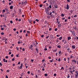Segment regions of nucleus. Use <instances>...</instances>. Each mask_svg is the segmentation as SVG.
Here are the masks:
<instances>
[{
  "label": "nucleus",
  "mask_w": 78,
  "mask_h": 78,
  "mask_svg": "<svg viewBox=\"0 0 78 78\" xmlns=\"http://www.w3.org/2000/svg\"><path fill=\"white\" fill-rule=\"evenodd\" d=\"M27 4V2L25 1V2H23L22 3V5H26Z\"/></svg>",
  "instance_id": "nucleus-1"
},
{
  "label": "nucleus",
  "mask_w": 78,
  "mask_h": 78,
  "mask_svg": "<svg viewBox=\"0 0 78 78\" xmlns=\"http://www.w3.org/2000/svg\"><path fill=\"white\" fill-rule=\"evenodd\" d=\"M72 62H75V63H76V60H72Z\"/></svg>",
  "instance_id": "nucleus-2"
},
{
  "label": "nucleus",
  "mask_w": 78,
  "mask_h": 78,
  "mask_svg": "<svg viewBox=\"0 0 78 78\" xmlns=\"http://www.w3.org/2000/svg\"><path fill=\"white\" fill-rule=\"evenodd\" d=\"M66 9H67L68 10H69V4H68L67 5Z\"/></svg>",
  "instance_id": "nucleus-3"
},
{
  "label": "nucleus",
  "mask_w": 78,
  "mask_h": 78,
  "mask_svg": "<svg viewBox=\"0 0 78 78\" xmlns=\"http://www.w3.org/2000/svg\"><path fill=\"white\" fill-rule=\"evenodd\" d=\"M72 48L73 49H75V45H73L72 46Z\"/></svg>",
  "instance_id": "nucleus-4"
},
{
  "label": "nucleus",
  "mask_w": 78,
  "mask_h": 78,
  "mask_svg": "<svg viewBox=\"0 0 78 78\" xmlns=\"http://www.w3.org/2000/svg\"><path fill=\"white\" fill-rule=\"evenodd\" d=\"M22 66H23V64L22 63V64H21V65H20V67L21 68H20V69H22Z\"/></svg>",
  "instance_id": "nucleus-5"
},
{
  "label": "nucleus",
  "mask_w": 78,
  "mask_h": 78,
  "mask_svg": "<svg viewBox=\"0 0 78 78\" xmlns=\"http://www.w3.org/2000/svg\"><path fill=\"white\" fill-rule=\"evenodd\" d=\"M58 38H57V40H56V42L57 43V42H59V40H58Z\"/></svg>",
  "instance_id": "nucleus-6"
},
{
  "label": "nucleus",
  "mask_w": 78,
  "mask_h": 78,
  "mask_svg": "<svg viewBox=\"0 0 78 78\" xmlns=\"http://www.w3.org/2000/svg\"><path fill=\"white\" fill-rule=\"evenodd\" d=\"M45 10L47 12H49V11H48V10L47 9H45Z\"/></svg>",
  "instance_id": "nucleus-7"
},
{
  "label": "nucleus",
  "mask_w": 78,
  "mask_h": 78,
  "mask_svg": "<svg viewBox=\"0 0 78 78\" xmlns=\"http://www.w3.org/2000/svg\"><path fill=\"white\" fill-rule=\"evenodd\" d=\"M62 37H60L59 38V40L61 41V40L62 39Z\"/></svg>",
  "instance_id": "nucleus-8"
},
{
  "label": "nucleus",
  "mask_w": 78,
  "mask_h": 78,
  "mask_svg": "<svg viewBox=\"0 0 78 78\" xmlns=\"http://www.w3.org/2000/svg\"><path fill=\"white\" fill-rule=\"evenodd\" d=\"M56 51H57V49H56L55 50H54L53 51V52H56Z\"/></svg>",
  "instance_id": "nucleus-9"
},
{
  "label": "nucleus",
  "mask_w": 78,
  "mask_h": 78,
  "mask_svg": "<svg viewBox=\"0 0 78 78\" xmlns=\"http://www.w3.org/2000/svg\"><path fill=\"white\" fill-rule=\"evenodd\" d=\"M55 8H58V5H55Z\"/></svg>",
  "instance_id": "nucleus-10"
},
{
  "label": "nucleus",
  "mask_w": 78,
  "mask_h": 78,
  "mask_svg": "<svg viewBox=\"0 0 78 78\" xmlns=\"http://www.w3.org/2000/svg\"><path fill=\"white\" fill-rule=\"evenodd\" d=\"M13 9V6H11L10 7V9Z\"/></svg>",
  "instance_id": "nucleus-11"
},
{
  "label": "nucleus",
  "mask_w": 78,
  "mask_h": 78,
  "mask_svg": "<svg viewBox=\"0 0 78 78\" xmlns=\"http://www.w3.org/2000/svg\"><path fill=\"white\" fill-rule=\"evenodd\" d=\"M29 21L30 23H31V22H32V21L31 20H29Z\"/></svg>",
  "instance_id": "nucleus-12"
},
{
  "label": "nucleus",
  "mask_w": 78,
  "mask_h": 78,
  "mask_svg": "<svg viewBox=\"0 0 78 78\" xmlns=\"http://www.w3.org/2000/svg\"><path fill=\"white\" fill-rule=\"evenodd\" d=\"M5 9L6 10V12H8V9L5 8Z\"/></svg>",
  "instance_id": "nucleus-13"
},
{
  "label": "nucleus",
  "mask_w": 78,
  "mask_h": 78,
  "mask_svg": "<svg viewBox=\"0 0 78 78\" xmlns=\"http://www.w3.org/2000/svg\"><path fill=\"white\" fill-rule=\"evenodd\" d=\"M68 40H70V39H71V37H68Z\"/></svg>",
  "instance_id": "nucleus-14"
},
{
  "label": "nucleus",
  "mask_w": 78,
  "mask_h": 78,
  "mask_svg": "<svg viewBox=\"0 0 78 78\" xmlns=\"http://www.w3.org/2000/svg\"><path fill=\"white\" fill-rule=\"evenodd\" d=\"M36 51H37V53H38V49H37V48H36Z\"/></svg>",
  "instance_id": "nucleus-15"
},
{
  "label": "nucleus",
  "mask_w": 78,
  "mask_h": 78,
  "mask_svg": "<svg viewBox=\"0 0 78 78\" xmlns=\"http://www.w3.org/2000/svg\"><path fill=\"white\" fill-rule=\"evenodd\" d=\"M57 47L58 48H61V46L58 45L57 46Z\"/></svg>",
  "instance_id": "nucleus-16"
},
{
  "label": "nucleus",
  "mask_w": 78,
  "mask_h": 78,
  "mask_svg": "<svg viewBox=\"0 0 78 78\" xmlns=\"http://www.w3.org/2000/svg\"><path fill=\"white\" fill-rule=\"evenodd\" d=\"M44 75L45 76H48V74H47V73H46V74H45Z\"/></svg>",
  "instance_id": "nucleus-17"
},
{
  "label": "nucleus",
  "mask_w": 78,
  "mask_h": 78,
  "mask_svg": "<svg viewBox=\"0 0 78 78\" xmlns=\"http://www.w3.org/2000/svg\"><path fill=\"white\" fill-rule=\"evenodd\" d=\"M70 72H71V74H72V75H73V73H72V71H70Z\"/></svg>",
  "instance_id": "nucleus-18"
},
{
  "label": "nucleus",
  "mask_w": 78,
  "mask_h": 78,
  "mask_svg": "<svg viewBox=\"0 0 78 78\" xmlns=\"http://www.w3.org/2000/svg\"><path fill=\"white\" fill-rule=\"evenodd\" d=\"M23 73H21L20 75L21 76H23Z\"/></svg>",
  "instance_id": "nucleus-19"
},
{
  "label": "nucleus",
  "mask_w": 78,
  "mask_h": 78,
  "mask_svg": "<svg viewBox=\"0 0 78 78\" xmlns=\"http://www.w3.org/2000/svg\"><path fill=\"white\" fill-rule=\"evenodd\" d=\"M1 34L2 35H4V33L3 32L1 33Z\"/></svg>",
  "instance_id": "nucleus-20"
},
{
  "label": "nucleus",
  "mask_w": 78,
  "mask_h": 78,
  "mask_svg": "<svg viewBox=\"0 0 78 78\" xmlns=\"http://www.w3.org/2000/svg\"><path fill=\"white\" fill-rule=\"evenodd\" d=\"M77 17V15H75V16H74V17Z\"/></svg>",
  "instance_id": "nucleus-21"
},
{
  "label": "nucleus",
  "mask_w": 78,
  "mask_h": 78,
  "mask_svg": "<svg viewBox=\"0 0 78 78\" xmlns=\"http://www.w3.org/2000/svg\"><path fill=\"white\" fill-rule=\"evenodd\" d=\"M35 20L36 21H37V22H39V20L38 19H36Z\"/></svg>",
  "instance_id": "nucleus-22"
},
{
  "label": "nucleus",
  "mask_w": 78,
  "mask_h": 78,
  "mask_svg": "<svg viewBox=\"0 0 78 78\" xmlns=\"http://www.w3.org/2000/svg\"><path fill=\"white\" fill-rule=\"evenodd\" d=\"M61 16L62 17H64V14H62Z\"/></svg>",
  "instance_id": "nucleus-23"
},
{
  "label": "nucleus",
  "mask_w": 78,
  "mask_h": 78,
  "mask_svg": "<svg viewBox=\"0 0 78 78\" xmlns=\"http://www.w3.org/2000/svg\"><path fill=\"white\" fill-rule=\"evenodd\" d=\"M64 42H64V44H67V42L66 41V40L64 41Z\"/></svg>",
  "instance_id": "nucleus-24"
},
{
  "label": "nucleus",
  "mask_w": 78,
  "mask_h": 78,
  "mask_svg": "<svg viewBox=\"0 0 78 78\" xmlns=\"http://www.w3.org/2000/svg\"><path fill=\"white\" fill-rule=\"evenodd\" d=\"M61 51H58V54H61Z\"/></svg>",
  "instance_id": "nucleus-25"
},
{
  "label": "nucleus",
  "mask_w": 78,
  "mask_h": 78,
  "mask_svg": "<svg viewBox=\"0 0 78 78\" xmlns=\"http://www.w3.org/2000/svg\"><path fill=\"white\" fill-rule=\"evenodd\" d=\"M49 7L50 9H51V5H50L49 6Z\"/></svg>",
  "instance_id": "nucleus-26"
},
{
  "label": "nucleus",
  "mask_w": 78,
  "mask_h": 78,
  "mask_svg": "<svg viewBox=\"0 0 78 78\" xmlns=\"http://www.w3.org/2000/svg\"><path fill=\"white\" fill-rule=\"evenodd\" d=\"M51 14H52V12H50V16H52V15H51Z\"/></svg>",
  "instance_id": "nucleus-27"
},
{
  "label": "nucleus",
  "mask_w": 78,
  "mask_h": 78,
  "mask_svg": "<svg viewBox=\"0 0 78 78\" xmlns=\"http://www.w3.org/2000/svg\"><path fill=\"white\" fill-rule=\"evenodd\" d=\"M58 61H59V62H60V61H61V59L60 58H59L58 59Z\"/></svg>",
  "instance_id": "nucleus-28"
},
{
  "label": "nucleus",
  "mask_w": 78,
  "mask_h": 78,
  "mask_svg": "<svg viewBox=\"0 0 78 78\" xmlns=\"http://www.w3.org/2000/svg\"><path fill=\"white\" fill-rule=\"evenodd\" d=\"M57 30H58V29L57 28H55V31H57Z\"/></svg>",
  "instance_id": "nucleus-29"
},
{
  "label": "nucleus",
  "mask_w": 78,
  "mask_h": 78,
  "mask_svg": "<svg viewBox=\"0 0 78 78\" xmlns=\"http://www.w3.org/2000/svg\"><path fill=\"white\" fill-rule=\"evenodd\" d=\"M13 31H16V29L14 28L13 29Z\"/></svg>",
  "instance_id": "nucleus-30"
},
{
  "label": "nucleus",
  "mask_w": 78,
  "mask_h": 78,
  "mask_svg": "<svg viewBox=\"0 0 78 78\" xmlns=\"http://www.w3.org/2000/svg\"><path fill=\"white\" fill-rule=\"evenodd\" d=\"M67 59L68 61H70V59H69V57L67 58Z\"/></svg>",
  "instance_id": "nucleus-31"
},
{
  "label": "nucleus",
  "mask_w": 78,
  "mask_h": 78,
  "mask_svg": "<svg viewBox=\"0 0 78 78\" xmlns=\"http://www.w3.org/2000/svg\"><path fill=\"white\" fill-rule=\"evenodd\" d=\"M53 60H50V62H53Z\"/></svg>",
  "instance_id": "nucleus-32"
},
{
  "label": "nucleus",
  "mask_w": 78,
  "mask_h": 78,
  "mask_svg": "<svg viewBox=\"0 0 78 78\" xmlns=\"http://www.w3.org/2000/svg\"><path fill=\"white\" fill-rule=\"evenodd\" d=\"M51 28H49V31H51Z\"/></svg>",
  "instance_id": "nucleus-33"
},
{
  "label": "nucleus",
  "mask_w": 78,
  "mask_h": 78,
  "mask_svg": "<svg viewBox=\"0 0 78 78\" xmlns=\"http://www.w3.org/2000/svg\"><path fill=\"white\" fill-rule=\"evenodd\" d=\"M54 76H56V74H54Z\"/></svg>",
  "instance_id": "nucleus-34"
},
{
  "label": "nucleus",
  "mask_w": 78,
  "mask_h": 78,
  "mask_svg": "<svg viewBox=\"0 0 78 78\" xmlns=\"http://www.w3.org/2000/svg\"><path fill=\"white\" fill-rule=\"evenodd\" d=\"M14 60H15V59H14V58H13L12 59V61H14Z\"/></svg>",
  "instance_id": "nucleus-35"
},
{
  "label": "nucleus",
  "mask_w": 78,
  "mask_h": 78,
  "mask_svg": "<svg viewBox=\"0 0 78 78\" xmlns=\"http://www.w3.org/2000/svg\"><path fill=\"white\" fill-rule=\"evenodd\" d=\"M42 7V5H40V7L41 8Z\"/></svg>",
  "instance_id": "nucleus-36"
},
{
  "label": "nucleus",
  "mask_w": 78,
  "mask_h": 78,
  "mask_svg": "<svg viewBox=\"0 0 78 78\" xmlns=\"http://www.w3.org/2000/svg\"><path fill=\"white\" fill-rule=\"evenodd\" d=\"M10 22L11 23H12V20H11Z\"/></svg>",
  "instance_id": "nucleus-37"
},
{
  "label": "nucleus",
  "mask_w": 78,
  "mask_h": 78,
  "mask_svg": "<svg viewBox=\"0 0 78 78\" xmlns=\"http://www.w3.org/2000/svg\"><path fill=\"white\" fill-rule=\"evenodd\" d=\"M3 61H4V62H5V58H4L3 59Z\"/></svg>",
  "instance_id": "nucleus-38"
},
{
  "label": "nucleus",
  "mask_w": 78,
  "mask_h": 78,
  "mask_svg": "<svg viewBox=\"0 0 78 78\" xmlns=\"http://www.w3.org/2000/svg\"><path fill=\"white\" fill-rule=\"evenodd\" d=\"M51 16V17H52V18H54V17H55V16Z\"/></svg>",
  "instance_id": "nucleus-39"
},
{
  "label": "nucleus",
  "mask_w": 78,
  "mask_h": 78,
  "mask_svg": "<svg viewBox=\"0 0 78 78\" xmlns=\"http://www.w3.org/2000/svg\"><path fill=\"white\" fill-rule=\"evenodd\" d=\"M67 78H70V76H69V74H68V76Z\"/></svg>",
  "instance_id": "nucleus-40"
},
{
  "label": "nucleus",
  "mask_w": 78,
  "mask_h": 78,
  "mask_svg": "<svg viewBox=\"0 0 78 78\" xmlns=\"http://www.w3.org/2000/svg\"><path fill=\"white\" fill-rule=\"evenodd\" d=\"M2 11H3V12H5V9L3 10Z\"/></svg>",
  "instance_id": "nucleus-41"
},
{
  "label": "nucleus",
  "mask_w": 78,
  "mask_h": 78,
  "mask_svg": "<svg viewBox=\"0 0 78 78\" xmlns=\"http://www.w3.org/2000/svg\"><path fill=\"white\" fill-rule=\"evenodd\" d=\"M47 2V1H45L43 2V3H46V2Z\"/></svg>",
  "instance_id": "nucleus-42"
},
{
  "label": "nucleus",
  "mask_w": 78,
  "mask_h": 78,
  "mask_svg": "<svg viewBox=\"0 0 78 78\" xmlns=\"http://www.w3.org/2000/svg\"><path fill=\"white\" fill-rule=\"evenodd\" d=\"M0 66H2V63L1 62L0 63Z\"/></svg>",
  "instance_id": "nucleus-43"
},
{
  "label": "nucleus",
  "mask_w": 78,
  "mask_h": 78,
  "mask_svg": "<svg viewBox=\"0 0 78 78\" xmlns=\"http://www.w3.org/2000/svg\"><path fill=\"white\" fill-rule=\"evenodd\" d=\"M22 51H25V49L24 48H23L22 49Z\"/></svg>",
  "instance_id": "nucleus-44"
},
{
  "label": "nucleus",
  "mask_w": 78,
  "mask_h": 78,
  "mask_svg": "<svg viewBox=\"0 0 78 78\" xmlns=\"http://www.w3.org/2000/svg\"><path fill=\"white\" fill-rule=\"evenodd\" d=\"M5 58H6V59H8V56H6L5 57Z\"/></svg>",
  "instance_id": "nucleus-45"
},
{
  "label": "nucleus",
  "mask_w": 78,
  "mask_h": 78,
  "mask_svg": "<svg viewBox=\"0 0 78 78\" xmlns=\"http://www.w3.org/2000/svg\"><path fill=\"white\" fill-rule=\"evenodd\" d=\"M58 24L59 25H61V24H60V22H58Z\"/></svg>",
  "instance_id": "nucleus-46"
},
{
  "label": "nucleus",
  "mask_w": 78,
  "mask_h": 78,
  "mask_svg": "<svg viewBox=\"0 0 78 78\" xmlns=\"http://www.w3.org/2000/svg\"><path fill=\"white\" fill-rule=\"evenodd\" d=\"M4 30V29H3V28H1V30Z\"/></svg>",
  "instance_id": "nucleus-47"
},
{
  "label": "nucleus",
  "mask_w": 78,
  "mask_h": 78,
  "mask_svg": "<svg viewBox=\"0 0 78 78\" xmlns=\"http://www.w3.org/2000/svg\"><path fill=\"white\" fill-rule=\"evenodd\" d=\"M16 50H19V48H18V47H16Z\"/></svg>",
  "instance_id": "nucleus-48"
},
{
  "label": "nucleus",
  "mask_w": 78,
  "mask_h": 78,
  "mask_svg": "<svg viewBox=\"0 0 78 78\" xmlns=\"http://www.w3.org/2000/svg\"><path fill=\"white\" fill-rule=\"evenodd\" d=\"M61 69H63V70H64V68L63 67H62V68H61Z\"/></svg>",
  "instance_id": "nucleus-49"
},
{
  "label": "nucleus",
  "mask_w": 78,
  "mask_h": 78,
  "mask_svg": "<svg viewBox=\"0 0 78 78\" xmlns=\"http://www.w3.org/2000/svg\"><path fill=\"white\" fill-rule=\"evenodd\" d=\"M20 33H22V30H20Z\"/></svg>",
  "instance_id": "nucleus-50"
},
{
  "label": "nucleus",
  "mask_w": 78,
  "mask_h": 78,
  "mask_svg": "<svg viewBox=\"0 0 78 78\" xmlns=\"http://www.w3.org/2000/svg\"><path fill=\"white\" fill-rule=\"evenodd\" d=\"M18 21H19V22H20V21H21V19H19L18 20Z\"/></svg>",
  "instance_id": "nucleus-51"
},
{
  "label": "nucleus",
  "mask_w": 78,
  "mask_h": 78,
  "mask_svg": "<svg viewBox=\"0 0 78 78\" xmlns=\"http://www.w3.org/2000/svg\"><path fill=\"white\" fill-rule=\"evenodd\" d=\"M5 76H6V78H8V76H7V75H6Z\"/></svg>",
  "instance_id": "nucleus-52"
},
{
  "label": "nucleus",
  "mask_w": 78,
  "mask_h": 78,
  "mask_svg": "<svg viewBox=\"0 0 78 78\" xmlns=\"http://www.w3.org/2000/svg\"><path fill=\"white\" fill-rule=\"evenodd\" d=\"M43 71H45V69H44V68H43L42 69Z\"/></svg>",
  "instance_id": "nucleus-53"
},
{
  "label": "nucleus",
  "mask_w": 78,
  "mask_h": 78,
  "mask_svg": "<svg viewBox=\"0 0 78 78\" xmlns=\"http://www.w3.org/2000/svg\"><path fill=\"white\" fill-rule=\"evenodd\" d=\"M57 37H59V35H56Z\"/></svg>",
  "instance_id": "nucleus-54"
},
{
  "label": "nucleus",
  "mask_w": 78,
  "mask_h": 78,
  "mask_svg": "<svg viewBox=\"0 0 78 78\" xmlns=\"http://www.w3.org/2000/svg\"><path fill=\"white\" fill-rule=\"evenodd\" d=\"M51 48V46H49V48L50 49V48Z\"/></svg>",
  "instance_id": "nucleus-55"
},
{
  "label": "nucleus",
  "mask_w": 78,
  "mask_h": 78,
  "mask_svg": "<svg viewBox=\"0 0 78 78\" xmlns=\"http://www.w3.org/2000/svg\"><path fill=\"white\" fill-rule=\"evenodd\" d=\"M11 57H13V54H12L11 55Z\"/></svg>",
  "instance_id": "nucleus-56"
},
{
  "label": "nucleus",
  "mask_w": 78,
  "mask_h": 78,
  "mask_svg": "<svg viewBox=\"0 0 78 78\" xmlns=\"http://www.w3.org/2000/svg\"><path fill=\"white\" fill-rule=\"evenodd\" d=\"M70 58L72 59V58H73V56H70Z\"/></svg>",
  "instance_id": "nucleus-57"
},
{
  "label": "nucleus",
  "mask_w": 78,
  "mask_h": 78,
  "mask_svg": "<svg viewBox=\"0 0 78 78\" xmlns=\"http://www.w3.org/2000/svg\"><path fill=\"white\" fill-rule=\"evenodd\" d=\"M49 37V36H48V37H46V39H48Z\"/></svg>",
  "instance_id": "nucleus-58"
},
{
  "label": "nucleus",
  "mask_w": 78,
  "mask_h": 78,
  "mask_svg": "<svg viewBox=\"0 0 78 78\" xmlns=\"http://www.w3.org/2000/svg\"><path fill=\"white\" fill-rule=\"evenodd\" d=\"M36 23L35 21H34L33 22V23H34V24H35V23Z\"/></svg>",
  "instance_id": "nucleus-59"
},
{
  "label": "nucleus",
  "mask_w": 78,
  "mask_h": 78,
  "mask_svg": "<svg viewBox=\"0 0 78 78\" xmlns=\"http://www.w3.org/2000/svg\"><path fill=\"white\" fill-rule=\"evenodd\" d=\"M25 31H26V30H24L23 31V33H25Z\"/></svg>",
  "instance_id": "nucleus-60"
},
{
  "label": "nucleus",
  "mask_w": 78,
  "mask_h": 78,
  "mask_svg": "<svg viewBox=\"0 0 78 78\" xmlns=\"http://www.w3.org/2000/svg\"><path fill=\"white\" fill-rule=\"evenodd\" d=\"M69 70H72V68H70V67H69Z\"/></svg>",
  "instance_id": "nucleus-61"
},
{
  "label": "nucleus",
  "mask_w": 78,
  "mask_h": 78,
  "mask_svg": "<svg viewBox=\"0 0 78 78\" xmlns=\"http://www.w3.org/2000/svg\"><path fill=\"white\" fill-rule=\"evenodd\" d=\"M31 61L32 62H33V61H34V60H33V59H31Z\"/></svg>",
  "instance_id": "nucleus-62"
},
{
  "label": "nucleus",
  "mask_w": 78,
  "mask_h": 78,
  "mask_svg": "<svg viewBox=\"0 0 78 78\" xmlns=\"http://www.w3.org/2000/svg\"><path fill=\"white\" fill-rule=\"evenodd\" d=\"M67 1H68V2H70L69 0H67Z\"/></svg>",
  "instance_id": "nucleus-63"
},
{
  "label": "nucleus",
  "mask_w": 78,
  "mask_h": 78,
  "mask_svg": "<svg viewBox=\"0 0 78 78\" xmlns=\"http://www.w3.org/2000/svg\"><path fill=\"white\" fill-rule=\"evenodd\" d=\"M35 76L37 78V75H36Z\"/></svg>",
  "instance_id": "nucleus-64"
}]
</instances>
